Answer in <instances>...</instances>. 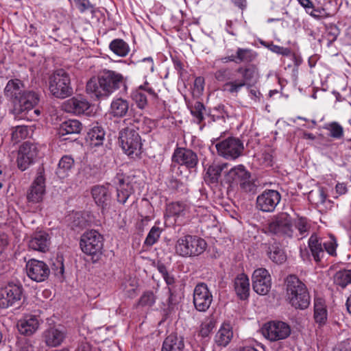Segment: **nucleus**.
Listing matches in <instances>:
<instances>
[{
    "label": "nucleus",
    "mask_w": 351,
    "mask_h": 351,
    "mask_svg": "<svg viewBox=\"0 0 351 351\" xmlns=\"http://www.w3.org/2000/svg\"><path fill=\"white\" fill-rule=\"evenodd\" d=\"M122 86L126 91V82L122 74L104 69L97 77L91 78L87 82L86 92L98 99L106 98Z\"/></svg>",
    "instance_id": "f257e3e1"
},
{
    "label": "nucleus",
    "mask_w": 351,
    "mask_h": 351,
    "mask_svg": "<svg viewBox=\"0 0 351 351\" xmlns=\"http://www.w3.org/2000/svg\"><path fill=\"white\" fill-rule=\"evenodd\" d=\"M287 300L293 307H308L310 296L306 286L296 276L289 275L287 277Z\"/></svg>",
    "instance_id": "f03ea898"
},
{
    "label": "nucleus",
    "mask_w": 351,
    "mask_h": 351,
    "mask_svg": "<svg viewBox=\"0 0 351 351\" xmlns=\"http://www.w3.org/2000/svg\"><path fill=\"white\" fill-rule=\"evenodd\" d=\"M206 247L204 239L195 235L186 234L176 241L175 252L182 257L197 256L206 250Z\"/></svg>",
    "instance_id": "7ed1b4c3"
},
{
    "label": "nucleus",
    "mask_w": 351,
    "mask_h": 351,
    "mask_svg": "<svg viewBox=\"0 0 351 351\" xmlns=\"http://www.w3.org/2000/svg\"><path fill=\"white\" fill-rule=\"evenodd\" d=\"M119 141L124 153L130 158H138L141 154V138L134 125L123 128L119 132Z\"/></svg>",
    "instance_id": "20e7f679"
},
{
    "label": "nucleus",
    "mask_w": 351,
    "mask_h": 351,
    "mask_svg": "<svg viewBox=\"0 0 351 351\" xmlns=\"http://www.w3.org/2000/svg\"><path fill=\"white\" fill-rule=\"evenodd\" d=\"M49 84L50 93L56 98L64 99L73 93L70 74L62 69L52 73Z\"/></svg>",
    "instance_id": "39448f33"
},
{
    "label": "nucleus",
    "mask_w": 351,
    "mask_h": 351,
    "mask_svg": "<svg viewBox=\"0 0 351 351\" xmlns=\"http://www.w3.org/2000/svg\"><path fill=\"white\" fill-rule=\"evenodd\" d=\"M308 245L316 262H320L324 258L325 252L332 256L337 255V243L333 236L327 240H323L316 234H313L308 239Z\"/></svg>",
    "instance_id": "423d86ee"
},
{
    "label": "nucleus",
    "mask_w": 351,
    "mask_h": 351,
    "mask_svg": "<svg viewBox=\"0 0 351 351\" xmlns=\"http://www.w3.org/2000/svg\"><path fill=\"white\" fill-rule=\"evenodd\" d=\"M219 156L227 160H235L242 156L243 143L239 138L229 137L215 144Z\"/></svg>",
    "instance_id": "0eeeda50"
},
{
    "label": "nucleus",
    "mask_w": 351,
    "mask_h": 351,
    "mask_svg": "<svg viewBox=\"0 0 351 351\" xmlns=\"http://www.w3.org/2000/svg\"><path fill=\"white\" fill-rule=\"evenodd\" d=\"M268 231L274 234L287 237H294L292 218L287 212L274 215L268 224Z\"/></svg>",
    "instance_id": "6e6552de"
},
{
    "label": "nucleus",
    "mask_w": 351,
    "mask_h": 351,
    "mask_svg": "<svg viewBox=\"0 0 351 351\" xmlns=\"http://www.w3.org/2000/svg\"><path fill=\"white\" fill-rule=\"evenodd\" d=\"M264 337L274 342L287 339L291 335L290 326L282 321L274 320L266 322L261 328Z\"/></svg>",
    "instance_id": "1a4fd4ad"
},
{
    "label": "nucleus",
    "mask_w": 351,
    "mask_h": 351,
    "mask_svg": "<svg viewBox=\"0 0 351 351\" xmlns=\"http://www.w3.org/2000/svg\"><path fill=\"white\" fill-rule=\"evenodd\" d=\"M80 245L84 253L90 256H97L101 254L104 238L99 232L91 230L82 235Z\"/></svg>",
    "instance_id": "9d476101"
},
{
    "label": "nucleus",
    "mask_w": 351,
    "mask_h": 351,
    "mask_svg": "<svg viewBox=\"0 0 351 351\" xmlns=\"http://www.w3.org/2000/svg\"><path fill=\"white\" fill-rule=\"evenodd\" d=\"M46 192L45 178L43 168L38 169L36 176L27 192L29 202L37 204L43 200Z\"/></svg>",
    "instance_id": "9b49d317"
},
{
    "label": "nucleus",
    "mask_w": 351,
    "mask_h": 351,
    "mask_svg": "<svg viewBox=\"0 0 351 351\" xmlns=\"http://www.w3.org/2000/svg\"><path fill=\"white\" fill-rule=\"evenodd\" d=\"M253 290L261 295H267L271 288V277L265 268L255 269L252 276Z\"/></svg>",
    "instance_id": "f8f14e48"
},
{
    "label": "nucleus",
    "mask_w": 351,
    "mask_h": 351,
    "mask_svg": "<svg viewBox=\"0 0 351 351\" xmlns=\"http://www.w3.org/2000/svg\"><path fill=\"white\" fill-rule=\"evenodd\" d=\"M281 200V195L276 190L266 189L256 198V207L258 210L271 213Z\"/></svg>",
    "instance_id": "ddd939ff"
},
{
    "label": "nucleus",
    "mask_w": 351,
    "mask_h": 351,
    "mask_svg": "<svg viewBox=\"0 0 351 351\" xmlns=\"http://www.w3.org/2000/svg\"><path fill=\"white\" fill-rule=\"evenodd\" d=\"M26 271L29 278L37 282H41L47 279L50 269L42 261L31 259L26 264Z\"/></svg>",
    "instance_id": "4468645a"
},
{
    "label": "nucleus",
    "mask_w": 351,
    "mask_h": 351,
    "mask_svg": "<svg viewBox=\"0 0 351 351\" xmlns=\"http://www.w3.org/2000/svg\"><path fill=\"white\" fill-rule=\"evenodd\" d=\"M238 71L242 73L243 79L227 82L225 84L226 90L231 94H237L246 83L253 80L257 73L256 68L254 66L246 67L244 69L239 68Z\"/></svg>",
    "instance_id": "2eb2a0df"
},
{
    "label": "nucleus",
    "mask_w": 351,
    "mask_h": 351,
    "mask_svg": "<svg viewBox=\"0 0 351 351\" xmlns=\"http://www.w3.org/2000/svg\"><path fill=\"white\" fill-rule=\"evenodd\" d=\"M172 160L180 165H184L188 169L195 167L198 163L197 154L191 149L177 148L173 154Z\"/></svg>",
    "instance_id": "dca6fc26"
},
{
    "label": "nucleus",
    "mask_w": 351,
    "mask_h": 351,
    "mask_svg": "<svg viewBox=\"0 0 351 351\" xmlns=\"http://www.w3.org/2000/svg\"><path fill=\"white\" fill-rule=\"evenodd\" d=\"M22 290L17 285H9L0 293V307L16 305L21 298Z\"/></svg>",
    "instance_id": "f3484780"
},
{
    "label": "nucleus",
    "mask_w": 351,
    "mask_h": 351,
    "mask_svg": "<svg viewBox=\"0 0 351 351\" xmlns=\"http://www.w3.org/2000/svg\"><path fill=\"white\" fill-rule=\"evenodd\" d=\"M91 194L96 204L100 206L103 211L110 209L112 197L108 187L102 185L95 186L91 190Z\"/></svg>",
    "instance_id": "a211bd4d"
},
{
    "label": "nucleus",
    "mask_w": 351,
    "mask_h": 351,
    "mask_svg": "<svg viewBox=\"0 0 351 351\" xmlns=\"http://www.w3.org/2000/svg\"><path fill=\"white\" fill-rule=\"evenodd\" d=\"M90 106V103L86 99L74 97L63 103L62 109L66 112L78 115L86 113Z\"/></svg>",
    "instance_id": "6ab92c4d"
},
{
    "label": "nucleus",
    "mask_w": 351,
    "mask_h": 351,
    "mask_svg": "<svg viewBox=\"0 0 351 351\" xmlns=\"http://www.w3.org/2000/svg\"><path fill=\"white\" fill-rule=\"evenodd\" d=\"M38 102V95L33 91L25 90L23 94L15 101L16 110L23 113L25 112H28L33 110L34 106Z\"/></svg>",
    "instance_id": "aec40b11"
},
{
    "label": "nucleus",
    "mask_w": 351,
    "mask_h": 351,
    "mask_svg": "<svg viewBox=\"0 0 351 351\" xmlns=\"http://www.w3.org/2000/svg\"><path fill=\"white\" fill-rule=\"evenodd\" d=\"M212 301L213 295L207 285L204 283L197 285L193 292L195 307H210Z\"/></svg>",
    "instance_id": "412c9836"
},
{
    "label": "nucleus",
    "mask_w": 351,
    "mask_h": 351,
    "mask_svg": "<svg viewBox=\"0 0 351 351\" xmlns=\"http://www.w3.org/2000/svg\"><path fill=\"white\" fill-rule=\"evenodd\" d=\"M40 321L36 315H26L17 322V328L19 333L24 336H32L38 330Z\"/></svg>",
    "instance_id": "4be33fe9"
},
{
    "label": "nucleus",
    "mask_w": 351,
    "mask_h": 351,
    "mask_svg": "<svg viewBox=\"0 0 351 351\" xmlns=\"http://www.w3.org/2000/svg\"><path fill=\"white\" fill-rule=\"evenodd\" d=\"M50 243L49 234L44 231H39L33 234L28 245L33 250L45 252L49 250Z\"/></svg>",
    "instance_id": "5701e85b"
},
{
    "label": "nucleus",
    "mask_w": 351,
    "mask_h": 351,
    "mask_svg": "<svg viewBox=\"0 0 351 351\" xmlns=\"http://www.w3.org/2000/svg\"><path fill=\"white\" fill-rule=\"evenodd\" d=\"M130 108V101L122 97H114L111 101L109 114L114 118H123L128 115Z\"/></svg>",
    "instance_id": "b1692460"
},
{
    "label": "nucleus",
    "mask_w": 351,
    "mask_h": 351,
    "mask_svg": "<svg viewBox=\"0 0 351 351\" xmlns=\"http://www.w3.org/2000/svg\"><path fill=\"white\" fill-rule=\"evenodd\" d=\"M66 336L65 331L55 327L47 329L43 332V338L47 346L56 347L60 346Z\"/></svg>",
    "instance_id": "393cba45"
},
{
    "label": "nucleus",
    "mask_w": 351,
    "mask_h": 351,
    "mask_svg": "<svg viewBox=\"0 0 351 351\" xmlns=\"http://www.w3.org/2000/svg\"><path fill=\"white\" fill-rule=\"evenodd\" d=\"M23 83L19 79L10 80L8 82L5 88V96L13 103L23 94L25 90Z\"/></svg>",
    "instance_id": "a878e982"
},
{
    "label": "nucleus",
    "mask_w": 351,
    "mask_h": 351,
    "mask_svg": "<svg viewBox=\"0 0 351 351\" xmlns=\"http://www.w3.org/2000/svg\"><path fill=\"white\" fill-rule=\"evenodd\" d=\"M228 164L226 162H213L210 164L206 171L204 180L208 184L218 183L221 172L227 168Z\"/></svg>",
    "instance_id": "bb28decb"
},
{
    "label": "nucleus",
    "mask_w": 351,
    "mask_h": 351,
    "mask_svg": "<svg viewBox=\"0 0 351 351\" xmlns=\"http://www.w3.org/2000/svg\"><path fill=\"white\" fill-rule=\"evenodd\" d=\"M114 183L119 184L117 187V201L121 204H125L133 193L132 187L129 183H125L124 179L119 176L115 178Z\"/></svg>",
    "instance_id": "cd10ccee"
},
{
    "label": "nucleus",
    "mask_w": 351,
    "mask_h": 351,
    "mask_svg": "<svg viewBox=\"0 0 351 351\" xmlns=\"http://www.w3.org/2000/svg\"><path fill=\"white\" fill-rule=\"evenodd\" d=\"M233 337L232 327L228 323H223L215 336V342L219 346L226 347Z\"/></svg>",
    "instance_id": "c85d7f7f"
},
{
    "label": "nucleus",
    "mask_w": 351,
    "mask_h": 351,
    "mask_svg": "<svg viewBox=\"0 0 351 351\" xmlns=\"http://www.w3.org/2000/svg\"><path fill=\"white\" fill-rule=\"evenodd\" d=\"M234 289L241 300H246L250 293V281L248 277L241 274L234 280Z\"/></svg>",
    "instance_id": "c756f323"
},
{
    "label": "nucleus",
    "mask_w": 351,
    "mask_h": 351,
    "mask_svg": "<svg viewBox=\"0 0 351 351\" xmlns=\"http://www.w3.org/2000/svg\"><path fill=\"white\" fill-rule=\"evenodd\" d=\"M250 176V173L243 165L234 166L228 172L227 180L230 182L236 183L238 185L245 178Z\"/></svg>",
    "instance_id": "7c9ffc66"
},
{
    "label": "nucleus",
    "mask_w": 351,
    "mask_h": 351,
    "mask_svg": "<svg viewBox=\"0 0 351 351\" xmlns=\"http://www.w3.org/2000/svg\"><path fill=\"white\" fill-rule=\"evenodd\" d=\"M184 348V339L182 337L171 334L163 341L162 351H182Z\"/></svg>",
    "instance_id": "2f4dec72"
},
{
    "label": "nucleus",
    "mask_w": 351,
    "mask_h": 351,
    "mask_svg": "<svg viewBox=\"0 0 351 351\" xmlns=\"http://www.w3.org/2000/svg\"><path fill=\"white\" fill-rule=\"evenodd\" d=\"M82 130L81 123L76 119H69L61 123L58 133L60 136L79 134Z\"/></svg>",
    "instance_id": "473e14b6"
},
{
    "label": "nucleus",
    "mask_w": 351,
    "mask_h": 351,
    "mask_svg": "<svg viewBox=\"0 0 351 351\" xmlns=\"http://www.w3.org/2000/svg\"><path fill=\"white\" fill-rule=\"evenodd\" d=\"M167 210L169 215L176 217V220L188 217L189 213L187 205L182 202L170 204Z\"/></svg>",
    "instance_id": "72a5a7b5"
},
{
    "label": "nucleus",
    "mask_w": 351,
    "mask_h": 351,
    "mask_svg": "<svg viewBox=\"0 0 351 351\" xmlns=\"http://www.w3.org/2000/svg\"><path fill=\"white\" fill-rule=\"evenodd\" d=\"M300 5L305 10L306 12L315 19L323 18L326 12L323 8H315L312 0H298Z\"/></svg>",
    "instance_id": "f704fd0d"
},
{
    "label": "nucleus",
    "mask_w": 351,
    "mask_h": 351,
    "mask_svg": "<svg viewBox=\"0 0 351 351\" xmlns=\"http://www.w3.org/2000/svg\"><path fill=\"white\" fill-rule=\"evenodd\" d=\"M217 318V316L215 315V313H212L209 317L202 322L199 326L198 336H200L202 338L209 337L210 332L215 327Z\"/></svg>",
    "instance_id": "c9c22d12"
},
{
    "label": "nucleus",
    "mask_w": 351,
    "mask_h": 351,
    "mask_svg": "<svg viewBox=\"0 0 351 351\" xmlns=\"http://www.w3.org/2000/svg\"><path fill=\"white\" fill-rule=\"evenodd\" d=\"M234 56L236 64H240L249 63L254 61L257 54L250 49L238 48Z\"/></svg>",
    "instance_id": "e433bc0d"
},
{
    "label": "nucleus",
    "mask_w": 351,
    "mask_h": 351,
    "mask_svg": "<svg viewBox=\"0 0 351 351\" xmlns=\"http://www.w3.org/2000/svg\"><path fill=\"white\" fill-rule=\"evenodd\" d=\"M110 49L118 56L125 57L129 51L128 45L122 39H114L109 45Z\"/></svg>",
    "instance_id": "4c0bfd02"
},
{
    "label": "nucleus",
    "mask_w": 351,
    "mask_h": 351,
    "mask_svg": "<svg viewBox=\"0 0 351 351\" xmlns=\"http://www.w3.org/2000/svg\"><path fill=\"white\" fill-rule=\"evenodd\" d=\"M295 229L298 232L295 234L298 239H302L308 236L309 234L311 225L308 220L304 217L298 218L294 223Z\"/></svg>",
    "instance_id": "58836bf2"
},
{
    "label": "nucleus",
    "mask_w": 351,
    "mask_h": 351,
    "mask_svg": "<svg viewBox=\"0 0 351 351\" xmlns=\"http://www.w3.org/2000/svg\"><path fill=\"white\" fill-rule=\"evenodd\" d=\"M334 283L345 288L351 284V269H342L337 271L333 276Z\"/></svg>",
    "instance_id": "ea45409f"
},
{
    "label": "nucleus",
    "mask_w": 351,
    "mask_h": 351,
    "mask_svg": "<svg viewBox=\"0 0 351 351\" xmlns=\"http://www.w3.org/2000/svg\"><path fill=\"white\" fill-rule=\"evenodd\" d=\"M90 143L94 146H99L103 144L105 132L100 126L93 127L88 133Z\"/></svg>",
    "instance_id": "a19ab883"
},
{
    "label": "nucleus",
    "mask_w": 351,
    "mask_h": 351,
    "mask_svg": "<svg viewBox=\"0 0 351 351\" xmlns=\"http://www.w3.org/2000/svg\"><path fill=\"white\" fill-rule=\"evenodd\" d=\"M74 164V160L69 156H63L58 163L57 169V174L60 178H64L66 176L67 172L70 171Z\"/></svg>",
    "instance_id": "79ce46f5"
},
{
    "label": "nucleus",
    "mask_w": 351,
    "mask_h": 351,
    "mask_svg": "<svg viewBox=\"0 0 351 351\" xmlns=\"http://www.w3.org/2000/svg\"><path fill=\"white\" fill-rule=\"evenodd\" d=\"M268 255L269 258L277 264H282L287 260L284 251L277 245H271L269 247Z\"/></svg>",
    "instance_id": "37998d69"
},
{
    "label": "nucleus",
    "mask_w": 351,
    "mask_h": 351,
    "mask_svg": "<svg viewBox=\"0 0 351 351\" xmlns=\"http://www.w3.org/2000/svg\"><path fill=\"white\" fill-rule=\"evenodd\" d=\"M38 154L37 147L29 142H25L19 148L18 155L34 160Z\"/></svg>",
    "instance_id": "c03bdc74"
},
{
    "label": "nucleus",
    "mask_w": 351,
    "mask_h": 351,
    "mask_svg": "<svg viewBox=\"0 0 351 351\" xmlns=\"http://www.w3.org/2000/svg\"><path fill=\"white\" fill-rule=\"evenodd\" d=\"M240 190L245 193L254 194L256 193L258 186L255 181L252 178V176L245 178L239 184Z\"/></svg>",
    "instance_id": "a18cd8bd"
},
{
    "label": "nucleus",
    "mask_w": 351,
    "mask_h": 351,
    "mask_svg": "<svg viewBox=\"0 0 351 351\" xmlns=\"http://www.w3.org/2000/svg\"><path fill=\"white\" fill-rule=\"evenodd\" d=\"M29 134L28 129L25 125H17L12 128L11 134L12 140L15 142H19L20 141L25 139Z\"/></svg>",
    "instance_id": "49530a36"
},
{
    "label": "nucleus",
    "mask_w": 351,
    "mask_h": 351,
    "mask_svg": "<svg viewBox=\"0 0 351 351\" xmlns=\"http://www.w3.org/2000/svg\"><path fill=\"white\" fill-rule=\"evenodd\" d=\"M161 232L162 230L159 227L153 226L145 240V244L148 246L153 245L160 238Z\"/></svg>",
    "instance_id": "de8ad7c7"
},
{
    "label": "nucleus",
    "mask_w": 351,
    "mask_h": 351,
    "mask_svg": "<svg viewBox=\"0 0 351 351\" xmlns=\"http://www.w3.org/2000/svg\"><path fill=\"white\" fill-rule=\"evenodd\" d=\"M326 128L330 132V136L334 138L339 139L343 136V128L337 122L329 123Z\"/></svg>",
    "instance_id": "09e8293b"
},
{
    "label": "nucleus",
    "mask_w": 351,
    "mask_h": 351,
    "mask_svg": "<svg viewBox=\"0 0 351 351\" xmlns=\"http://www.w3.org/2000/svg\"><path fill=\"white\" fill-rule=\"evenodd\" d=\"M132 98L136 104L138 108L143 109L147 104L146 95L141 90H136L132 93Z\"/></svg>",
    "instance_id": "8fccbe9b"
},
{
    "label": "nucleus",
    "mask_w": 351,
    "mask_h": 351,
    "mask_svg": "<svg viewBox=\"0 0 351 351\" xmlns=\"http://www.w3.org/2000/svg\"><path fill=\"white\" fill-rule=\"evenodd\" d=\"M51 269L52 273L58 278H62L64 267L63 264V260L62 257L57 258L55 261H53Z\"/></svg>",
    "instance_id": "3c124183"
},
{
    "label": "nucleus",
    "mask_w": 351,
    "mask_h": 351,
    "mask_svg": "<svg viewBox=\"0 0 351 351\" xmlns=\"http://www.w3.org/2000/svg\"><path fill=\"white\" fill-rule=\"evenodd\" d=\"M205 108L202 103L195 102L193 108L191 109V114L197 119V123H200L204 119L203 112Z\"/></svg>",
    "instance_id": "603ef678"
},
{
    "label": "nucleus",
    "mask_w": 351,
    "mask_h": 351,
    "mask_svg": "<svg viewBox=\"0 0 351 351\" xmlns=\"http://www.w3.org/2000/svg\"><path fill=\"white\" fill-rule=\"evenodd\" d=\"M314 319L319 325L324 324L327 319L326 308H314Z\"/></svg>",
    "instance_id": "864d4df0"
},
{
    "label": "nucleus",
    "mask_w": 351,
    "mask_h": 351,
    "mask_svg": "<svg viewBox=\"0 0 351 351\" xmlns=\"http://www.w3.org/2000/svg\"><path fill=\"white\" fill-rule=\"evenodd\" d=\"M155 302V296L151 291L145 292L139 300V304L142 306H151Z\"/></svg>",
    "instance_id": "5fc2aeb1"
},
{
    "label": "nucleus",
    "mask_w": 351,
    "mask_h": 351,
    "mask_svg": "<svg viewBox=\"0 0 351 351\" xmlns=\"http://www.w3.org/2000/svg\"><path fill=\"white\" fill-rule=\"evenodd\" d=\"M34 160L27 158V157H22L21 155L17 156V166L21 171L26 170L33 162Z\"/></svg>",
    "instance_id": "6e6d98bb"
},
{
    "label": "nucleus",
    "mask_w": 351,
    "mask_h": 351,
    "mask_svg": "<svg viewBox=\"0 0 351 351\" xmlns=\"http://www.w3.org/2000/svg\"><path fill=\"white\" fill-rule=\"evenodd\" d=\"M74 1L81 12L88 10L93 12V6L88 0H74Z\"/></svg>",
    "instance_id": "4d7b16f0"
},
{
    "label": "nucleus",
    "mask_w": 351,
    "mask_h": 351,
    "mask_svg": "<svg viewBox=\"0 0 351 351\" xmlns=\"http://www.w3.org/2000/svg\"><path fill=\"white\" fill-rule=\"evenodd\" d=\"M229 71L228 69H221L216 71L215 77L217 80L223 82L229 78Z\"/></svg>",
    "instance_id": "13d9d810"
},
{
    "label": "nucleus",
    "mask_w": 351,
    "mask_h": 351,
    "mask_svg": "<svg viewBox=\"0 0 351 351\" xmlns=\"http://www.w3.org/2000/svg\"><path fill=\"white\" fill-rule=\"evenodd\" d=\"M271 51L278 53L281 54L283 56H289L291 53V50L289 48L278 46V45H273L271 47Z\"/></svg>",
    "instance_id": "bf43d9fd"
},
{
    "label": "nucleus",
    "mask_w": 351,
    "mask_h": 351,
    "mask_svg": "<svg viewBox=\"0 0 351 351\" xmlns=\"http://www.w3.org/2000/svg\"><path fill=\"white\" fill-rule=\"evenodd\" d=\"M204 88V80L202 77H198L195 80L194 82V90L198 94L203 92Z\"/></svg>",
    "instance_id": "052dcab7"
},
{
    "label": "nucleus",
    "mask_w": 351,
    "mask_h": 351,
    "mask_svg": "<svg viewBox=\"0 0 351 351\" xmlns=\"http://www.w3.org/2000/svg\"><path fill=\"white\" fill-rule=\"evenodd\" d=\"M136 281L134 280H133L132 281L129 282V285L131 287L130 288L128 287V285L127 283L124 285V287H125L124 289L125 290V292L128 296L132 297L133 293H134L136 288Z\"/></svg>",
    "instance_id": "680f3d73"
},
{
    "label": "nucleus",
    "mask_w": 351,
    "mask_h": 351,
    "mask_svg": "<svg viewBox=\"0 0 351 351\" xmlns=\"http://www.w3.org/2000/svg\"><path fill=\"white\" fill-rule=\"evenodd\" d=\"M138 90H141V91H142V90H144L147 93H148L150 95H152V97H156V94L154 92V89L149 86V84L147 82H145L143 85H141L139 86Z\"/></svg>",
    "instance_id": "e2e57ef3"
},
{
    "label": "nucleus",
    "mask_w": 351,
    "mask_h": 351,
    "mask_svg": "<svg viewBox=\"0 0 351 351\" xmlns=\"http://www.w3.org/2000/svg\"><path fill=\"white\" fill-rule=\"evenodd\" d=\"M218 61H220L221 63H228L230 62H233L236 63L235 56H234V54H232L230 56H226L219 58L218 60Z\"/></svg>",
    "instance_id": "0e129e2a"
},
{
    "label": "nucleus",
    "mask_w": 351,
    "mask_h": 351,
    "mask_svg": "<svg viewBox=\"0 0 351 351\" xmlns=\"http://www.w3.org/2000/svg\"><path fill=\"white\" fill-rule=\"evenodd\" d=\"M336 191L339 195L345 194L347 192V187L343 183H339L336 185Z\"/></svg>",
    "instance_id": "69168bd1"
},
{
    "label": "nucleus",
    "mask_w": 351,
    "mask_h": 351,
    "mask_svg": "<svg viewBox=\"0 0 351 351\" xmlns=\"http://www.w3.org/2000/svg\"><path fill=\"white\" fill-rule=\"evenodd\" d=\"M250 93L251 95V98L255 101H257L259 99L260 96L261 95V93L255 89H250Z\"/></svg>",
    "instance_id": "338daca9"
},
{
    "label": "nucleus",
    "mask_w": 351,
    "mask_h": 351,
    "mask_svg": "<svg viewBox=\"0 0 351 351\" xmlns=\"http://www.w3.org/2000/svg\"><path fill=\"white\" fill-rule=\"evenodd\" d=\"M143 62H145L147 64V67L151 71H154V62L152 58H146L143 60Z\"/></svg>",
    "instance_id": "774afa93"
}]
</instances>
